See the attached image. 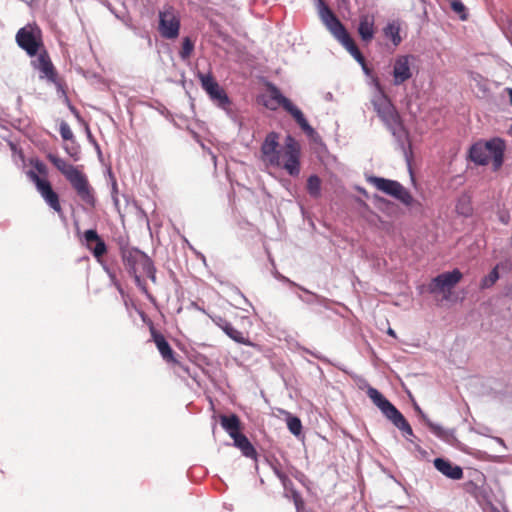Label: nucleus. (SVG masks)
<instances>
[{
	"instance_id": "nucleus-1",
	"label": "nucleus",
	"mask_w": 512,
	"mask_h": 512,
	"mask_svg": "<svg viewBox=\"0 0 512 512\" xmlns=\"http://www.w3.org/2000/svg\"><path fill=\"white\" fill-rule=\"evenodd\" d=\"M47 159L64 175L80 200L87 207L95 208L97 203L96 194L87 176L57 154L49 153Z\"/></svg>"
},
{
	"instance_id": "nucleus-2",
	"label": "nucleus",
	"mask_w": 512,
	"mask_h": 512,
	"mask_svg": "<svg viewBox=\"0 0 512 512\" xmlns=\"http://www.w3.org/2000/svg\"><path fill=\"white\" fill-rule=\"evenodd\" d=\"M260 82H262L264 86V90L261 93V101L266 108L276 110L279 107H282L295 119L303 131L307 134H312L314 132V129L309 125L302 111L298 109L288 98L283 96L275 85L263 79H260Z\"/></svg>"
},
{
	"instance_id": "nucleus-3",
	"label": "nucleus",
	"mask_w": 512,
	"mask_h": 512,
	"mask_svg": "<svg viewBox=\"0 0 512 512\" xmlns=\"http://www.w3.org/2000/svg\"><path fill=\"white\" fill-rule=\"evenodd\" d=\"M506 143L503 139L495 137L488 141H478L469 149V158L477 165L492 164L493 171H498L504 163Z\"/></svg>"
},
{
	"instance_id": "nucleus-4",
	"label": "nucleus",
	"mask_w": 512,
	"mask_h": 512,
	"mask_svg": "<svg viewBox=\"0 0 512 512\" xmlns=\"http://www.w3.org/2000/svg\"><path fill=\"white\" fill-rule=\"evenodd\" d=\"M319 1V16L326 28L345 47V49L354 57V59L363 67H365V57L360 52L358 46L346 30L345 26L322 0Z\"/></svg>"
},
{
	"instance_id": "nucleus-5",
	"label": "nucleus",
	"mask_w": 512,
	"mask_h": 512,
	"mask_svg": "<svg viewBox=\"0 0 512 512\" xmlns=\"http://www.w3.org/2000/svg\"><path fill=\"white\" fill-rule=\"evenodd\" d=\"M373 105L378 116L400 143L401 148L404 149V139L407 138L408 132L405 129L401 117L394 105L384 95L378 96L373 100Z\"/></svg>"
},
{
	"instance_id": "nucleus-6",
	"label": "nucleus",
	"mask_w": 512,
	"mask_h": 512,
	"mask_svg": "<svg viewBox=\"0 0 512 512\" xmlns=\"http://www.w3.org/2000/svg\"><path fill=\"white\" fill-rule=\"evenodd\" d=\"M300 145L291 136H288L277 155L269 158V162L273 165L281 167L290 176L297 177L300 174Z\"/></svg>"
},
{
	"instance_id": "nucleus-7",
	"label": "nucleus",
	"mask_w": 512,
	"mask_h": 512,
	"mask_svg": "<svg viewBox=\"0 0 512 512\" xmlns=\"http://www.w3.org/2000/svg\"><path fill=\"white\" fill-rule=\"evenodd\" d=\"M122 260L130 275H146L153 283L156 282V269L153 261L145 253L136 248H125L121 252Z\"/></svg>"
},
{
	"instance_id": "nucleus-8",
	"label": "nucleus",
	"mask_w": 512,
	"mask_h": 512,
	"mask_svg": "<svg viewBox=\"0 0 512 512\" xmlns=\"http://www.w3.org/2000/svg\"><path fill=\"white\" fill-rule=\"evenodd\" d=\"M16 42L29 56H36L43 47L41 30L37 26L27 25L18 30Z\"/></svg>"
},
{
	"instance_id": "nucleus-9",
	"label": "nucleus",
	"mask_w": 512,
	"mask_h": 512,
	"mask_svg": "<svg viewBox=\"0 0 512 512\" xmlns=\"http://www.w3.org/2000/svg\"><path fill=\"white\" fill-rule=\"evenodd\" d=\"M369 182L373 184L376 189L394 197L406 206H411L414 203V198L411 193L397 181L381 177H371Z\"/></svg>"
},
{
	"instance_id": "nucleus-10",
	"label": "nucleus",
	"mask_w": 512,
	"mask_h": 512,
	"mask_svg": "<svg viewBox=\"0 0 512 512\" xmlns=\"http://www.w3.org/2000/svg\"><path fill=\"white\" fill-rule=\"evenodd\" d=\"M180 17L172 6H166L159 11L158 31L165 39H176L180 32Z\"/></svg>"
},
{
	"instance_id": "nucleus-11",
	"label": "nucleus",
	"mask_w": 512,
	"mask_h": 512,
	"mask_svg": "<svg viewBox=\"0 0 512 512\" xmlns=\"http://www.w3.org/2000/svg\"><path fill=\"white\" fill-rule=\"evenodd\" d=\"M197 77L200 80L201 87L214 103L223 109H226L230 105L227 93L218 84L212 73L204 74L199 72Z\"/></svg>"
},
{
	"instance_id": "nucleus-12",
	"label": "nucleus",
	"mask_w": 512,
	"mask_h": 512,
	"mask_svg": "<svg viewBox=\"0 0 512 512\" xmlns=\"http://www.w3.org/2000/svg\"><path fill=\"white\" fill-rule=\"evenodd\" d=\"M463 275L460 270L444 272L434 277L428 285V291L432 294L442 293L448 299L451 290L461 281Z\"/></svg>"
},
{
	"instance_id": "nucleus-13",
	"label": "nucleus",
	"mask_w": 512,
	"mask_h": 512,
	"mask_svg": "<svg viewBox=\"0 0 512 512\" xmlns=\"http://www.w3.org/2000/svg\"><path fill=\"white\" fill-rule=\"evenodd\" d=\"M29 178L35 184L37 191L44 199L46 204L58 215H63V209L60 204L59 195L53 190L51 183L47 179L40 178L35 172H28Z\"/></svg>"
},
{
	"instance_id": "nucleus-14",
	"label": "nucleus",
	"mask_w": 512,
	"mask_h": 512,
	"mask_svg": "<svg viewBox=\"0 0 512 512\" xmlns=\"http://www.w3.org/2000/svg\"><path fill=\"white\" fill-rule=\"evenodd\" d=\"M417 58L414 55H399L395 58L393 63V84L396 86L402 85L413 76V66Z\"/></svg>"
},
{
	"instance_id": "nucleus-15",
	"label": "nucleus",
	"mask_w": 512,
	"mask_h": 512,
	"mask_svg": "<svg viewBox=\"0 0 512 512\" xmlns=\"http://www.w3.org/2000/svg\"><path fill=\"white\" fill-rule=\"evenodd\" d=\"M367 396L385 416H403L394 405L376 388L368 387Z\"/></svg>"
},
{
	"instance_id": "nucleus-16",
	"label": "nucleus",
	"mask_w": 512,
	"mask_h": 512,
	"mask_svg": "<svg viewBox=\"0 0 512 512\" xmlns=\"http://www.w3.org/2000/svg\"><path fill=\"white\" fill-rule=\"evenodd\" d=\"M84 239L87 248L92 252L93 256L100 261L101 258L107 253V246L100 238L97 231L94 229L86 230L84 232Z\"/></svg>"
},
{
	"instance_id": "nucleus-17",
	"label": "nucleus",
	"mask_w": 512,
	"mask_h": 512,
	"mask_svg": "<svg viewBox=\"0 0 512 512\" xmlns=\"http://www.w3.org/2000/svg\"><path fill=\"white\" fill-rule=\"evenodd\" d=\"M150 332H151L152 339H153L159 353L161 354L162 358L168 363L177 364L178 361L176 360V358L174 356L175 353H174L173 349L171 348L170 344L165 339V337L161 333H159L153 326H151Z\"/></svg>"
},
{
	"instance_id": "nucleus-18",
	"label": "nucleus",
	"mask_w": 512,
	"mask_h": 512,
	"mask_svg": "<svg viewBox=\"0 0 512 512\" xmlns=\"http://www.w3.org/2000/svg\"><path fill=\"white\" fill-rule=\"evenodd\" d=\"M37 55L38 57L34 62V67L38 69L49 81L55 82L57 72L51 62L48 52L45 49H42Z\"/></svg>"
},
{
	"instance_id": "nucleus-19",
	"label": "nucleus",
	"mask_w": 512,
	"mask_h": 512,
	"mask_svg": "<svg viewBox=\"0 0 512 512\" xmlns=\"http://www.w3.org/2000/svg\"><path fill=\"white\" fill-rule=\"evenodd\" d=\"M375 16L365 13L359 17L358 34L363 42L369 43L375 35Z\"/></svg>"
},
{
	"instance_id": "nucleus-20",
	"label": "nucleus",
	"mask_w": 512,
	"mask_h": 512,
	"mask_svg": "<svg viewBox=\"0 0 512 512\" xmlns=\"http://www.w3.org/2000/svg\"><path fill=\"white\" fill-rule=\"evenodd\" d=\"M434 466L439 472L450 479L459 480L463 477L462 468L458 465H453L448 460L436 458L434 460Z\"/></svg>"
},
{
	"instance_id": "nucleus-21",
	"label": "nucleus",
	"mask_w": 512,
	"mask_h": 512,
	"mask_svg": "<svg viewBox=\"0 0 512 512\" xmlns=\"http://www.w3.org/2000/svg\"><path fill=\"white\" fill-rule=\"evenodd\" d=\"M281 480L284 486L285 496L293 500L297 512H303L305 503L300 493L294 488L292 480L287 476H281Z\"/></svg>"
},
{
	"instance_id": "nucleus-22",
	"label": "nucleus",
	"mask_w": 512,
	"mask_h": 512,
	"mask_svg": "<svg viewBox=\"0 0 512 512\" xmlns=\"http://www.w3.org/2000/svg\"><path fill=\"white\" fill-rule=\"evenodd\" d=\"M278 148V135L274 132L267 135L265 141L262 144L261 151L263 157L269 161V158H273L274 155H277L279 149Z\"/></svg>"
},
{
	"instance_id": "nucleus-23",
	"label": "nucleus",
	"mask_w": 512,
	"mask_h": 512,
	"mask_svg": "<svg viewBox=\"0 0 512 512\" xmlns=\"http://www.w3.org/2000/svg\"><path fill=\"white\" fill-rule=\"evenodd\" d=\"M383 34L386 38L391 40L394 46H398L402 41L400 36V24L396 21L388 23L383 28Z\"/></svg>"
},
{
	"instance_id": "nucleus-24",
	"label": "nucleus",
	"mask_w": 512,
	"mask_h": 512,
	"mask_svg": "<svg viewBox=\"0 0 512 512\" xmlns=\"http://www.w3.org/2000/svg\"><path fill=\"white\" fill-rule=\"evenodd\" d=\"M232 438L234 439L235 445L241 449L245 456L256 458V451L245 435L239 433Z\"/></svg>"
},
{
	"instance_id": "nucleus-25",
	"label": "nucleus",
	"mask_w": 512,
	"mask_h": 512,
	"mask_svg": "<svg viewBox=\"0 0 512 512\" xmlns=\"http://www.w3.org/2000/svg\"><path fill=\"white\" fill-rule=\"evenodd\" d=\"M221 425L231 437L240 433V418H221Z\"/></svg>"
},
{
	"instance_id": "nucleus-26",
	"label": "nucleus",
	"mask_w": 512,
	"mask_h": 512,
	"mask_svg": "<svg viewBox=\"0 0 512 512\" xmlns=\"http://www.w3.org/2000/svg\"><path fill=\"white\" fill-rule=\"evenodd\" d=\"M473 208L469 197L462 196L456 204V212L462 216L468 217L472 214Z\"/></svg>"
},
{
	"instance_id": "nucleus-27",
	"label": "nucleus",
	"mask_w": 512,
	"mask_h": 512,
	"mask_svg": "<svg viewBox=\"0 0 512 512\" xmlns=\"http://www.w3.org/2000/svg\"><path fill=\"white\" fill-rule=\"evenodd\" d=\"M393 424L403 432V436L412 441L410 436H413V431L410 424L406 421V418H390Z\"/></svg>"
},
{
	"instance_id": "nucleus-28",
	"label": "nucleus",
	"mask_w": 512,
	"mask_h": 512,
	"mask_svg": "<svg viewBox=\"0 0 512 512\" xmlns=\"http://www.w3.org/2000/svg\"><path fill=\"white\" fill-rule=\"evenodd\" d=\"M307 190L313 197H318L321 190V180L316 175H311L307 180Z\"/></svg>"
},
{
	"instance_id": "nucleus-29",
	"label": "nucleus",
	"mask_w": 512,
	"mask_h": 512,
	"mask_svg": "<svg viewBox=\"0 0 512 512\" xmlns=\"http://www.w3.org/2000/svg\"><path fill=\"white\" fill-rule=\"evenodd\" d=\"M194 51V42L189 38L185 37L182 41V46L179 51V56L182 60H187L191 57Z\"/></svg>"
},
{
	"instance_id": "nucleus-30",
	"label": "nucleus",
	"mask_w": 512,
	"mask_h": 512,
	"mask_svg": "<svg viewBox=\"0 0 512 512\" xmlns=\"http://www.w3.org/2000/svg\"><path fill=\"white\" fill-rule=\"evenodd\" d=\"M223 331L233 340L239 343H246L243 332L235 329L230 323H225L222 326Z\"/></svg>"
},
{
	"instance_id": "nucleus-31",
	"label": "nucleus",
	"mask_w": 512,
	"mask_h": 512,
	"mask_svg": "<svg viewBox=\"0 0 512 512\" xmlns=\"http://www.w3.org/2000/svg\"><path fill=\"white\" fill-rule=\"evenodd\" d=\"M498 267L499 266L496 265L490 271V273L482 279L481 284H480V287L482 289L490 288L497 282V280L499 279Z\"/></svg>"
},
{
	"instance_id": "nucleus-32",
	"label": "nucleus",
	"mask_w": 512,
	"mask_h": 512,
	"mask_svg": "<svg viewBox=\"0 0 512 512\" xmlns=\"http://www.w3.org/2000/svg\"><path fill=\"white\" fill-rule=\"evenodd\" d=\"M287 427L297 437L302 435V424L300 418H287Z\"/></svg>"
},
{
	"instance_id": "nucleus-33",
	"label": "nucleus",
	"mask_w": 512,
	"mask_h": 512,
	"mask_svg": "<svg viewBox=\"0 0 512 512\" xmlns=\"http://www.w3.org/2000/svg\"><path fill=\"white\" fill-rule=\"evenodd\" d=\"M59 132L63 140L65 141H73L74 134L69 126V124L65 121H61Z\"/></svg>"
},
{
	"instance_id": "nucleus-34",
	"label": "nucleus",
	"mask_w": 512,
	"mask_h": 512,
	"mask_svg": "<svg viewBox=\"0 0 512 512\" xmlns=\"http://www.w3.org/2000/svg\"><path fill=\"white\" fill-rule=\"evenodd\" d=\"M450 6L452 10L457 13L462 20H465L467 18L466 16V8L464 4L460 0H451Z\"/></svg>"
},
{
	"instance_id": "nucleus-35",
	"label": "nucleus",
	"mask_w": 512,
	"mask_h": 512,
	"mask_svg": "<svg viewBox=\"0 0 512 512\" xmlns=\"http://www.w3.org/2000/svg\"><path fill=\"white\" fill-rule=\"evenodd\" d=\"M141 275L142 274H139V275H136V276H133L134 278V281L136 283V285L145 293L147 294L148 293V290H147V287H146V284L145 282L142 280L141 278Z\"/></svg>"
},
{
	"instance_id": "nucleus-36",
	"label": "nucleus",
	"mask_w": 512,
	"mask_h": 512,
	"mask_svg": "<svg viewBox=\"0 0 512 512\" xmlns=\"http://www.w3.org/2000/svg\"><path fill=\"white\" fill-rule=\"evenodd\" d=\"M65 150H66V152H67V153H68L72 158H74V160H78V159H79V157H78V151H77V150H75V149H73V148H72V149H70V148H68V147H65Z\"/></svg>"
},
{
	"instance_id": "nucleus-37",
	"label": "nucleus",
	"mask_w": 512,
	"mask_h": 512,
	"mask_svg": "<svg viewBox=\"0 0 512 512\" xmlns=\"http://www.w3.org/2000/svg\"><path fill=\"white\" fill-rule=\"evenodd\" d=\"M431 429L433 430V432L438 435V436H442L444 434V431L442 430L441 427L439 426H435L433 425L432 423H429Z\"/></svg>"
},
{
	"instance_id": "nucleus-38",
	"label": "nucleus",
	"mask_w": 512,
	"mask_h": 512,
	"mask_svg": "<svg viewBox=\"0 0 512 512\" xmlns=\"http://www.w3.org/2000/svg\"><path fill=\"white\" fill-rule=\"evenodd\" d=\"M506 92L509 96V99H510V103L512 105V88H506Z\"/></svg>"
},
{
	"instance_id": "nucleus-39",
	"label": "nucleus",
	"mask_w": 512,
	"mask_h": 512,
	"mask_svg": "<svg viewBox=\"0 0 512 512\" xmlns=\"http://www.w3.org/2000/svg\"><path fill=\"white\" fill-rule=\"evenodd\" d=\"M36 168H37V170H38L40 173L44 172V166H43V164H37V165H36Z\"/></svg>"
},
{
	"instance_id": "nucleus-40",
	"label": "nucleus",
	"mask_w": 512,
	"mask_h": 512,
	"mask_svg": "<svg viewBox=\"0 0 512 512\" xmlns=\"http://www.w3.org/2000/svg\"><path fill=\"white\" fill-rule=\"evenodd\" d=\"M387 333H388L390 336H392V337L396 338V333H395V331H394L393 329L389 328V329H388V331H387Z\"/></svg>"
},
{
	"instance_id": "nucleus-41",
	"label": "nucleus",
	"mask_w": 512,
	"mask_h": 512,
	"mask_svg": "<svg viewBox=\"0 0 512 512\" xmlns=\"http://www.w3.org/2000/svg\"><path fill=\"white\" fill-rule=\"evenodd\" d=\"M507 133H508L509 135H511V136H512V125L509 127V129H508V132H507Z\"/></svg>"
}]
</instances>
